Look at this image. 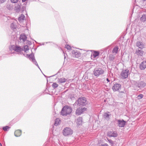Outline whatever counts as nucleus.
<instances>
[{"label":"nucleus","instance_id":"1","mask_svg":"<svg viewBox=\"0 0 146 146\" xmlns=\"http://www.w3.org/2000/svg\"><path fill=\"white\" fill-rule=\"evenodd\" d=\"M9 50L11 51V53H14V52H12L13 51L16 52L18 54H23V55H25L22 52L23 49L19 46H18L17 45H11L9 48Z\"/></svg>","mask_w":146,"mask_h":146},{"label":"nucleus","instance_id":"2","mask_svg":"<svg viewBox=\"0 0 146 146\" xmlns=\"http://www.w3.org/2000/svg\"><path fill=\"white\" fill-rule=\"evenodd\" d=\"M72 111V108L70 106H66L62 108L61 111V114L63 115H66L69 114Z\"/></svg>","mask_w":146,"mask_h":146},{"label":"nucleus","instance_id":"3","mask_svg":"<svg viewBox=\"0 0 146 146\" xmlns=\"http://www.w3.org/2000/svg\"><path fill=\"white\" fill-rule=\"evenodd\" d=\"M75 104L79 106H84L87 104V102L85 97L80 98L76 101Z\"/></svg>","mask_w":146,"mask_h":146},{"label":"nucleus","instance_id":"4","mask_svg":"<svg viewBox=\"0 0 146 146\" xmlns=\"http://www.w3.org/2000/svg\"><path fill=\"white\" fill-rule=\"evenodd\" d=\"M104 72V70L102 68H95L93 71L94 75L96 77H98L102 75Z\"/></svg>","mask_w":146,"mask_h":146},{"label":"nucleus","instance_id":"5","mask_svg":"<svg viewBox=\"0 0 146 146\" xmlns=\"http://www.w3.org/2000/svg\"><path fill=\"white\" fill-rule=\"evenodd\" d=\"M73 133L72 130L70 127H66L63 130L62 133L65 136H68L72 135Z\"/></svg>","mask_w":146,"mask_h":146},{"label":"nucleus","instance_id":"6","mask_svg":"<svg viewBox=\"0 0 146 146\" xmlns=\"http://www.w3.org/2000/svg\"><path fill=\"white\" fill-rule=\"evenodd\" d=\"M130 72L128 69L123 70L120 74V77L123 79L127 78L130 75Z\"/></svg>","mask_w":146,"mask_h":146},{"label":"nucleus","instance_id":"7","mask_svg":"<svg viewBox=\"0 0 146 146\" xmlns=\"http://www.w3.org/2000/svg\"><path fill=\"white\" fill-rule=\"evenodd\" d=\"M25 56L27 57V58H29V59L31 60L32 61L33 63L35 64L38 67V68L40 69L39 67L35 60L34 55L33 54H31L29 55L26 54V56Z\"/></svg>","mask_w":146,"mask_h":146},{"label":"nucleus","instance_id":"8","mask_svg":"<svg viewBox=\"0 0 146 146\" xmlns=\"http://www.w3.org/2000/svg\"><path fill=\"white\" fill-rule=\"evenodd\" d=\"M87 108H78L76 111V114L77 115H79L82 113L86 111Z\"/></svg>","mask_w":146,"mask_h":146},{"label":"nucleus","instance_id":"9","mask_svg":"<svg viewBox=\"0 0 146 146\" xmlns=\"http://www.w3.org/2000/svg\"><path fill=\"white\" fill-rule=\"evenodd\" d=\"M121 88V85L119 84H115L113 86L112 88L114 92L119 91Z\"/></svg>","mask_w":146,"mask_h":146},{"label":"nucleus","instance_id":"10","mask_svg":"<svg viewBox=\"0 0 146 146\" xmlns=\"http://www.w3.org/2000/svg\"><path fill=\"white\" fill-rule=\"evenodd\" d=\"M117 124L118 126L119 127H123L125 124L126 121L123 120H120L119 119L117 120Z\"/></svg>","mask_w":146,"mask_h":146},{"label":"nucleus","instance_id":"11","mask_svg":"<svg viewBox=\"0 0 146 146\" xmlns=\"http://www.w3.org/2000/svg\"><path fill=\"white\" fill-rule=\"evenodd\" d=\"M108 135L110 137H116L117 136V134L116 131H111L108 132Z\"/></svg>","mask_w":146,"mask_h":146},{"label":"nucleus","instance_id":"12","mask_svg":"<svg viewBox=\"0 0 146 146\" xmlns=\"http://www.w3.org/2000/svg\"><path fill=\"white\" fill-rule=\"evenodd\" d=\"M146 68V60L143 61L139 65V68L142 70H144Z\"/></svg>","mask_w":146,"mask_h":146},{"label":"nucleus","instance_id":"13","mask_svg":"<svg viewBox=\"0 0 146 146\" xmlns=\"http://www.w3.org/2000/svg\"><path fill=\"white\" fill-rule=\"evenodd\" d=\"M110 113V112H108L105 113L104 114V118L107 121H108L110 119L109 116L111 115L109 114Z\"/></svg>","mask_w":146,"mask_h":146},{"label":"nucleus","instance_id":"14","mask_svg":"<svg viewBox=\"0 0 146 146\" xmlns=\"http://www.w3.org/2000/svg\"><path fill=\"white\" fill-rule=\"evenodd\" d=\"M135 53L138 56H143L144 52L141 49H138V50H137Z\"/></svg>","mask_w":146,"mask_h":146},{"label":"nucleus","instance_id":"15","mask_svg":"<svg viewBox=\"0 0 146 146\" xmlns=\"http://www.w3.org/2000/svg\"><path fill=\"white\" fill-rule=\"evenodd\" d=\"M82 118L81 117H79L76 119V121L78 125H81L82 123Z\"/></svg>","mask_w":146,"mask_h":146},{"label":"nucleus","instance_id":"16","mask_svg":"<svg viewBox=\"0 0 146 146\" xmlns=\"http://www.w3.org/2000/svg\"><path fill=\"white\" fill-rule=\"evenodd\" d=\"M72 52L76 58L79 57L81 55V54L79 52L73 50L72 51Z\"/></svg>","mask_w":146,"mask_h":146},{"label":"nucleus","instance_id":"17","mask_svg":"<svg viewBox=\"0 0 146 146\" xmlns=\"http://www.w3.org/2000/svg\"><path fill=\"white\" fill-rule=\"evenodd\" d=\"M140 21L142 22H145L146 21V14H143L141 15L140 19Z\"/></svg>","mask_w":146,"mask_h":146},{"label":"nucleus","instance_id":"18","mask_svg":"<svg viewBox=\"0 0 146 146\" xmlns=\"http://www.w3.org/2000/svg\"><path fill=\"white\" fill-rule=\"evenodd\" d=\"M14 134L16 137H19L21 135V131L19 129L16 130Z\"/></svg>","mask_w":146,"mask_h":146},{"label":"nucleus","instance_id":"19","mask_svg":"<svg viewBox=\"0 0 146 146\" xmlns=\"http://www.w3.org/2000/svg\"><path fill=\"white\" fill-rule=\"evenodd\" d=\"M136 45L139 48L142 49L144 47V45L142 42H137L136 43Z\"/></svg>","mask_w":146,"mask_h":146},{"label":"nucleus","instance_id":"20","mask_svg":"<svg viewBox=\"0 0 146 146\" xmlns=\"http://www.w3.org/2000/svg\"><path fill=\"white\" fill-rule=\"evenodd\" d=\"M21 8V6L19 5H17L15 6V10L17 12H19Z\"/></svg>","mask_w":146,"mask_h":146},{"label":"nucleus","instance_id":"21","mask_svg":"<svg viewBox=\"0 0 146 146\" xmlns=\"http://www.w3.org/2000/svg\"><path fill=\"white\" fill-rule=\"evenodd\" d=\"M146 85L143 82L141 81L137 85V86L139 88L144 87Z\"/></svg>","mask_w":146,"mask_h":146},{"label":"nucleus","instance_id":"22","mask_svg":"<svg viewBox=\"0 0 146 146\" xmlns=\"http://www.w3.org/2000/svg\"><path fill=\"white\" fill-rule=\"evenodd\" d=\"M66 81V79L64 78H62L58 79V82L60 83H62L65 82Z\"/></svg>","mask_w":146,"mask_h":146},{"label":"nucleus","instance_id":"23","mask_svg":"<svg viewBox=\"0 0 146 146\" xmlns=\"http://www.w3.org/2000/svg\"><path fill=\"white\" fill-rule=\"evenodd\" d=\"M25 16L24 15L22 14L18 18V20L20 22H22L25 19Z\"/></svg>","mask_w":146,"mask_h":146},{"label":"nucleus","instance_id":"24","mask_svg":"<svg viewBox=\"0 0 146 146\" xmlns=\"http://www.w3.org/2000/svg\"><path fill=\"white\" fill-rule=\"evenodd\" d=\"M119 49V48L117 46H116L113 48L112 52L113 53L116 54L117 53Z\"/></svg>","mask_w":146,"mask_h":146},{"label":"nucleus","instance_id":"25","mask_svg":"<svg viewBox=\"0 0 146 146\" xmlns=\"http://www.w3.org/2000/svg\"><path fill=\"white\" fill-rule=\"evenodd\" d=\"M27 37L24 35L21 34L20 36V39L22 40L23 42H25L26 40Z\"/></svg>","mask_w":146,"mask_h":146},{"label":"nucleus","instance_id":"26","mask_svg":"<svg viewBox=\"0 0 146 146\" xmlns=\"http://www.w3.org/2000/svg\"><path fill=\"white\" fill-rule=\"evenodd\" d=\"M99 54V52L98 51H94L92 53V56L93 58H95L96 57L98 56Z\"/></svg>","mask_w":146,"mask_h":146},{"label":"nucleus","instance_id":"27","mask_svg":"<svg viewBox=\"0 0 146 146\" xmlns=\"http://www.w3.org/2000/svg\"><path fill=\"white\" fill-rule=\"evenodd\" d=\"M13 5L11 4H8L6 6L7 8L10 10H11L13 9Z\"/></svg>","mask_w":146,"mask_h":146},{"label":"nucleus","instance_id":"28","mask_svg":"<svg viewBox=\"0 0 146 146\" xmlns=\"http://www.w3.org/2000/svg\"><path fill=\"white\" fill-rule=\"evenodd\" d=\"M60 121V120L59 119L56 118L55 121L54 125L56 126L58 125L59 124Z\"/></svg>","mask_w":146,"mask_h":146},{"label":"nucleus","instance_id":"29","mask_svg":"<svg viewBox=\"0 0 146 146\" xmlns=\"http://www.w3.org/2000/svg\"><path fill=\"white\" fill-rule=\"evenodd\" d=\"M29 46L27 45H25L24 47V50L26 53L27 52V51L29 50Z\"/></svg>","mask_w":146,"mask_h":146},{"label":"nucleus","instance_id":"30","mask_svg":"<svg viewBox=\"0 0 146 146\" xmlns=\"http://www.w3.org/2000/svg\"><path fill=\"white\" fill-rule=\"evenodd\" d=\"M16 27L17 26L14 23H12L11 25V27L12 29H16Z\"/></svg>","mask_w":146,"mask_h":146},{"label":"nucleus","instance_id":"31","mask_svg":"<svg viewBox=\"0 0 146 146\" xmlns=\"http://www.w3.org/2000/svg\"><path fill=\"white\" fill-rule=\"evenodd\" d=\"M52 87L54 88H55L58 86V84L55 82L52 85Z\"/></svg>","mask_w":146,"mask_h":146},{"label":"nucleus","instance_id":"32","mask_svg":"<svg viewBox=\"0 0 146 146\" xmlns=\"http://www.w3.org/2000/svg\"><path fill=\"white\" fill-rule=\"evenodd\" d=\"M10 127L8 126H6L5 127H3V129L5 131H7L9 130Z\"/></svg>","mask_w":146,"mask_h":146},{"label":"nucleus","instance_id":"33","mask_svg":"<svg viewBox=\"0 0 146 146\" xmlns=\"http://www.w3.org/2000/svg\"><path fill=\"white\" fill-rule=\"evenodd\" d=\"M108 141L111 145H113V141L111 139H108Z\"/></svg>","mask_w":146,"mask_h":146},{"label":"nucleus","instance_id":"34","mask_svg":"<svg viewBox=\"0 0 146 146\" xmlns=\"http://www.w3.org/2000/svg\"><path fill=\"white\" fill-rule=\"evenodd\" d=\"M65 48L68 50H70L71 49V47L70 46L68 45H65Z\"/></svg>","mask_w":146,"mask_h":146},{"label":"nucleus","instance_id":"35","mask_svg":"<svg viewBox=\"0 0 146 146\" xmlns=\"http://www.w3.org/2000/svg\"><path fill=\"white\" fill-rule=\"evenodd\" d=\"M138 99H139L142 98L143 97V95L142 94H140L138 95Z\"/></svg>","mask_w":146,"mask_h":146},{"label":"nucleus","instance_id":"36","mask_svg":"<svg viewBox=\"0 0 146 146\" xmlns=\"http://www.w3.org/2000/svg\"><path fill=\"white\" fill-rule=\"evenodd\" d=\"M11 2L13 3H17L18 1V0H11Z\"/></svg>","mask_w":146,"mask_h":146},{"label":"nucleus","instance_id":"37","mask_svg":"<svg viewBox=\"0 0 146 146\" xmlns=\"http://www.w3.org/2000/svg\"><path fill=\"white\" fill-rule=\"evenodd\" d=\"M99 146H109L107 143H104L101 144Z\"/></svg>","mask_w":146,"mask_h":146},{"label":"nucleus","instance_id":"38","mask_svg":"<svg viewBox=\"0 0 146 146\" xmlns=\"http://www.w3.org/2000/svg\"><path fill=\"white\" fill-rule=\"evenodd\" d=\"M119 91V93H124L125 92V90H124L123 91Z\"/></svg>","mask_w":146,"mask_h":146},{"label":"nucleus","instance_id":"39","mask_svg":"<svg viewBox=\"0 0 146 146\" xmlns=\"http://www.w3.org/2000/svg\"><path fill=\"white\" fill-rule=\"evenodd\" d=\"M6 0H0V3H4Z\"/></svg>","mask_w":146,"mask_h":146},{"label":"nucleus","instance_id":"40","mask_svg":"<svg viewBox=\"0 0 146 146\" xmlns=\"http://www.w3.org/2000/svg\"><path fill=\"white\" fill-rule=\"evenodd\" d=\"M106 80L108 82H110V80L108 78H106Z\"/></svg>","mask_w":146,"mask_h":146},{"label":"nucleus","instance_id":"41","mask_svg":"<svg viewBox=\"0 0 146 146\" xmlns=\"http://www.w3.org/2000/svg\"><path fill=\"white\" fill-rule=\"evenodd\" d=\"M27 0H22V1L23 2H24L25 1Z\"/></svg>","mask_w":146,"mask_h":146},{"label":"nucleus","instance_id":"42","mask_svg":"<svg viewBox=\"0 0 146 146\" xmlns=\"http://www.w3.org/2000/svg\"><path fill=\"white\" fill-rule=\"evenodd\" d=\"M134 9H135V7L133 8V10H134Z\"/></svg>","mask_w":146,"mask_h":146}]
</instances>
